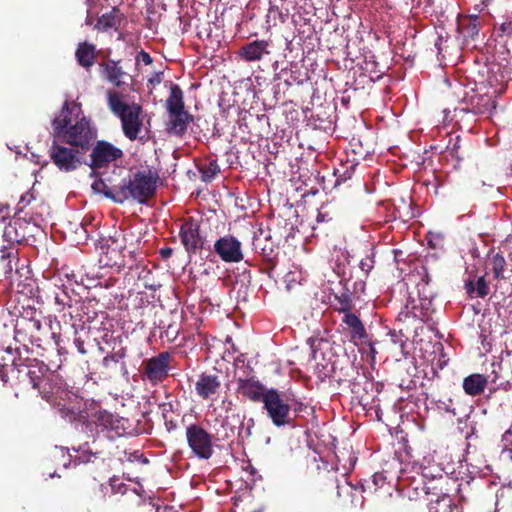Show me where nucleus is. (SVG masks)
Here are the masks:
<instances>
[{
  "label": "nucleus",
  "mask_w": 512,
  "mask_h": 512,
  "mask_svg": "<svg viewBox=\"0 0 512 512\" xmlns=\"http://www.w3.org/2000/svg\"><path fill=\"white\" fill-rule=\"evenodd\" d=\"M359 267L360 269L366 274L368 275L369 272L373 269L374 267V256L373 255H370V256H366L365 258H363L361 261H360V264H359Z\"/></svg>",
  "instance_id": "58836bf2"
},
{
  "label": "nucleus",
  "mask_w": 512,
  "mask_h": 512,
  "mask_svg": "<svg viewBox=\"0 0 512 512\" xmlns=\"http://www.w3.org/2000/svg\"><path fill=\"white\" fill-rule=\"evenodd\" d=\"M179 237L188 255H195L204 248L206 239L200 233V223L193 217L184 219L180 226Z\"/></svg>",
  "instance_id": "1a4fd4ad"
},
{
  "label": "nucleus",
  "mask_w": 512,
  "mask_h": 512,
  "mask_svg": "<svg viewBox=\"0 0 512 512\" xmlns=\"http://www.w3.org/2000/svg\"><path fill=\"white\" fill-rule=\"evenodd\" d=\"M480 21L476 14L461 17L458 20V30L465 39H475L479 33Z\"/></svg>",
  "instance_id": "5701e85b"
},
{
  "label": "nucleus",
  "mask_w": 512,
  "mask_h": 512,
  "mask_svg": "<svg viewBox=\"0 0 512 512\" xmlns=\"http://www.w3.org/2000/svg\"><path fill=\"white\" fill-rule=\"evenodd\" d=\"M193 121V116L188 111H180L179 114H170V119L167 123L166 131L169 134L176 136H183L190 122Z\"/></svg>",
  "instance_id": "6ab92c4d"
},
{
  "label": "nucleus",
  "mask_w": 512,
  "mask_h": 512,
  "mask_svg": "<svg viewBox=\"0 0 512 512\" xmlns=\"http://www.w3.org/2000/svg\"><path fill=\"white\" fill-rule=\"evenodd\" d=\"M13 367L12 366H8V365H0V379L1 381L6 384L8 383V380H9V371L11 372V368Z\"/></svg>",
  "instance_id": "79ce46f5"
},
{
  "label": "nucleus",
  "mask_w": 512,
  "mask_h": 512,
  "mask_svg": "<svg viewBox=\"0 0 512 512\" xmlns=\"http://www.w3.org/2000/svg\"><path fill=\"white\" fill-rule=\"evenodd\" d=\"M171 354L161 352L143 361V376L151 384L156 385L166 379L170 370Z\"/></svg>",
  "instance_id": "9d476101"
},
{
  "label": "nucleus",
  "mask_w": 512,
  "mask_h": 512,
  "mask_svg": "<svg viewBox=\"0 0 512 512\" xmlns=\"http://www.w3.org/2000/svg\"><path fill=\"white\" fill-rule=\"evenodd\" d=\"M64 144L54 138L48 149V154L52 163L60 171L71 172L82 165L81 154L83 152L79 148L67 147Z\"/></svg>",
  "instance_id": "0eeeda50"
},
{
  "label": "nucleus",
  "mask_w": 512,
  "mask_h": 512,
  "mask_svg": "<svg viewBox=\"0 0 512 512\" xmlns=\"http://www.w3.org/2000/svg\"><path fill=\"white\" fill-rule=\"evenodd\" d=\"M495 108V101L487 95L478 97L477 103L473 105L476 114H490Z\"/></svg>",
  "instance_id": "7c9ffc66"
},
{
  "label": "nucleus",
  "mask_w": 512,
  "mask_h": 512,
  "mask_svg": "<svg viewBox=\"0 0 512 512\" xmlns=\"http://www.w3.org/2000/svg\"><path fill=\"white\" fill-rule=\"evenodd\" d=\"M105 258L104 265L106 266L121 265V261H119L122 258L121 252L115 248L108 247L105 252Z\"/></svg>",
  "instance_id": "c9c22d12"
},
{
  "label": "nucleus",
  "mask_w": 512,
  "mask_h": 512,
  "mask_svg": "<svg viewBox=\"0 0 512 512\" xmlns=\"http://www.w3.org/2000/svg\"><path fill=\"white\" fill-rule=\"evenodd\" d=\"M74 344H75V346H76V348H77L79 353H81V354H86L87 353V351H86V349L84 347V341L81 338H79V337L75 338Z\"/></svg>",
  "instance_id": "a18cd8bd"
},
{
  "label": "nucleus",
  "mask_w": 512,
  "mask_h": 512,
  "mask_svg": "<svg viewBox=\"0 0 512 512\" xmlns=\"http://www.w3.org/2000/svg\"><path fill=\"white\" fill-rule=\"evenodd\" d=\"M127 356V349L121 347L120 349L107 354L102 360V366L106 370L115 369L116 365L120 363L121 370L127 372L126 363L123 361Z\"/></svg>",
  "instance_id": "393cba45"
},
{
  "label": "nucleus",
  "mask_w": 512,
  "mask_h": 512,
  "mask_svg": "<svg viewBox=\"0 0 512 512\" xmlns=\"http://www.w3.org/2000/svg\"><path fill=\"white\" fill-rule=\"evenodd\" d=\"M100 68L102 69L103 77L115 87H121L124 84L122 78L126 75V73L120 65V61L109 59L105 62H102L100 64Z\"/></svg>",
  "instance_id": "a211bd4d"
},
{
  "label": "nucleus",
  "mask_w": 512,
  "mask_h": 512,
  "mask_svg": "<svg viewBox=\"0 0 512 512\" xmlns=\"http://www.w3.org/2000/svg\"><path fill=\"white\" fill-rule=\"evenodd\" d=\"M53 138L82 152L88 151L97 138V129L86 117L81 105L65 101L59 114L52 120Z\"/></svg>",
  "instance_id": "f257e3e1"
},
{
  "label": "nucleus",
  "mask_w": 512,
  "mask_h": 512,
  "mask_svg": "<svg viewBox=\"0 0 512 512\" xmlns=\"http://www.w3.org/2000/svg\"><path fill=\"white\" fill-rule=\"evenodd\" d=\"M427 240L429 247L433 249H444V235L441 233H432L429 232L427 234Z\"/></svg>",
  "instance_id": "e433bc0d"
},
{
  "label": "nucleus",
  "mask_w": 512,
  "mask_h": 512,
  "mask_svg": "<svg viewBox=\"0 0 512 512\" xmlns=\"http://www.w3.org/2000/svg\"><path fill=\"white\" fill-rule=\"evenodd\" d=\"M254 424H255V422H254V419H253V418L248 419V421H247V427H246V430H245V436H246V437L251 436V434H252V428L254 427Z\"/></svg>",
  "instance_id": "8fccbe9b"
},
{
  "label": "nucleus",
  "mask_w": 512,
  "mask_h": 512,
  "mask_svg": "<svg viewBox=\"0 0 512 512\" xmlns=\"http://www.w3.org/2000/svg\"><path fill=\"white\" fill-rule=\"evenodd\" d=\"M165 106L169 114H179L180 111H185L183 91L178 84L171 83L170 95L166 99Z\"/></svg>",
  "instance_id": "4be33fe9"
},
{
  "label": "nucleus",
  "mask_w": 512,
  "mask_h": 512,
  "mask_svg": "<svg viewBox=\"0 0 512 512\" xmlns=\"http://www.w3.org/2000/svg\"><path fill=\"white\" fill-rule=\"evenodd\" d=\"M162 417L166 430L171 433L179 429L178 421L175 418H167V413H173V404L163 403L161 406Z\"/></svg>",
  "instance_id": "2f4dec72"
},
{
  "label": "nucleus",
  "mask_w": 512,
  "mask_h": 512,
  "mask_svg": "<svg viewBox=\"0 0 512 512\" xmlns=\"http://www.w3.org/2000/svg\"><path fill=\"white\" fill-rule=\"evenodd\" d=\"M123 155V151L120 148L110 142L101 140L92 148L89 166L93 170L104 168L111 162L121 159Z\"/></svg>",
  "instance_id": "9b49d317"
},
{
  "label": "nucleus",
  "mask_w": 512,
  "mask_h": 512,
  "mask_svg": "<svg viewBox=\"0 0 512 512\" xmlns=\"http://www.w3.org/2000/svg\"><path fill=\"white\" fill-rule=\"evenodd\" d=\"M28 323L31 326V328H33L34 330H37V331H39L42 327V324H41L40 320H38V319L30 318L28 320Z\"/></svg>",
  "instance_id": "09e8293b"
},
{
  "label": "nucleus",
  "mask_w": 512,
  "mask_h": 512,
  "mask_svg": "<svg viewBox=\"0 0 512 512\" xmlns=\"http://www.w3.org/2000/svg\"><path fill=\"white\" fill-rule=\"evenodd\" d=\"M158 180L159 175L156 170H139L128 180L123 179L117 192L111 193L113 202L123 204L132 199L139 204H146L155 195Z\"/></svg>",
  "instance_id": "f03ea898"
},
{
  "label": "nucleus",
  "mask_w": 512,
  "mask_h": 512,
  "mask_svg": "<svg viewBox=\"0 0 512 512\" xmlns=\"http://www.w3.org/2000/svg\"><path fill=\"white\" fill-rule=\"evenodd\" d=\"M500 29L505 34L512 33V21H507L501 24Z\"/></svg>",
  "instance_id": "49530a36"
},
{
  "label": "nucleus",
  "mask_w": 512,
  "mask_h": 512,
  "mask_svg": "<svg viewBox=\"0 0 512 512\" xmlns=\"http://www.w3.org/2000/svg\"><path fill=\"white\" fill-rule=\"evenodd\" d=\"M270 41L254 40L245 44L239 50V56L246 62L260 61L265 55L270 54Z\"/></svg>",
  "instance_id": "2eb2a0df"
},
{
  "label": "nucleus",
  "mask_w": 512,
  "mask_h": 512,
  "mask_svg": "<svg viewBox=\"0 0 512 512\" xmlns=\"http://www.w3.org/2000/svg\"><path fill=\"white\" fill-rule=\"evenodd\" d=\"M222 382L218 375L202 373L195 382L196 394L202 400H214L220 393Z\"/></svg>",
  "instance_id": "4468645a"
},
{
  "label": "nucleus",
  "mask_w": 512,
  "mask_h": 512,
  "mask_svg": "<svg viewBox=\"0 0 512 512\" xmlns=\"http://www.w3.org/2000/svg\"><path fill=\"white\" fill-rule=\"evenodd\" d=\"M32 200H34V195L32 193L27 192L24 195H22L20 201L17 204V211H22L31 203Z\"/></svg>",
  "instance_id": "a19ab883"
},
{
  "label": "nucleus",
  "mask_w": 512,
  "mask_h": 512,
  "mask_svg": "<svg viewBox=\"0 0 512 512\" xmlns=\"http://www.w3.org/2000/svg\"><path fill=\"white\" fill-rule=\"evenodd\" d=\"M75 57L81 67L86 69L91 68L96 58L95 45L88 42L79 43L75 51Z\"/></svg>",
  "instance_id": "412c9836"
},
{
  "label": "nucleus",
  "mask_w": 512,
  "mask_h": 512,
  "mask_svg": "<svg viewBox=\"0 0 512 512\" xmlns=\"http://www.w3.org/2000/svg\"><path fill=\"white\" fill-rule=\"evenodd\" d=\"M466 292L471 295L472 293H476V285L472 280H469L465 283Z\"/></svg>",
  "instance_id": "de8ad7c7"
},
{
  "label": "nucleus",
  "mask_w": 512,
  "mask_h": 512,
  "mask_svg": "<svg viewBox=\"0 0 512 512\" xmlns=\"http://www.w3.org/2000/svg\"><path fill=\"white\" fill-rule=\"evenodd\" d=\"M11 373L17 374L19 383L28 382L31 384L32 388L37 389L42 398L46 401L50 402L52 400L54 391L51 387L46 389V386H51L54 373L49 372V368L43 362L34 360V362L30 364L17 365L13 363Z\"/></svg>",
  "instance_id": "20e7f679"
},
{
  "label": "nucleus",
  "mask_w": 512,
  "mask_h": 512,
  "mask_svg": "<svg viewBox=\"0 0 512 512\" xmlns=\"http://www.w3.org/2000/svg\"><path fill=\"white\" fill-rule=\"evenodd\" d=\"M120 188V183L117 185H108L106 180L104 179H98L93 182L92 189L98 193H102L106 198L113 201V198L111 197V193L117 192V190Z\"/></svg>",
  "instance_id": "473e14b6"
},
{
  "label": "nucleus",
  "mask_w": 512,
  "mask_h": 512,
  "mask_svg": "<svg viewBox=\"0 0 512 512\" xmlns=\"http://www.w3.org/2000/svg\"><path fill=\"white\" fill-rule=\"evenodd\" d=\"M269 14L274 18H278L281 23H284L288 18V13L282 12L278 6H271L269 8Z\"/></svg>",
  "instance_id": "ea45409f"
},
{
  "label": "nucleus",
  "mask_w": 512,
  "mask_h": 512,
  "mask_svg": "<svg viewBox=\"0 0 512 512\" xmlns=\"http://www.w3.org/2000/svg\"><path fill=\"white\" fill-rule=\"evenodd\" d=\"M488 384L487 377L483 374L473 373L463 379L464 392L472 397L481 395Z\"/></svg>",
  "instance_id": "aec40b11"
},
{
  "label": "nucleus",
  "mask_w": 512,
  "mask_h": 512,
  "mask_svg": "<svg viewBox=\"0 0 512 512\" xmlns=\"http://www.w3.org/2000/svg\"><path fill=\"white\" fill-rule=\"evenodd\" d=\"M262 403L263 408L275 426L282 427L291 423V407L277 389H268Z\"/></svg>",
  "instance_id": "6e6552de"
},
{
  "label": "nucleus",
  "mask_w": 512,
  "mask_h": 512,
  "mask_svg": "<svg viewBox=\"0 0 512 512\" xmlns=\"http://www.w3.org/2000/svg\"><path fill=\"white\" fill-rule=\"evenodd\" d=\"M490 265L496 280L505 279L504 271L507 264L504 256L501 253H496L491 257Z\"/></svg>",
  "instance_id": "cd10ccee"
},
{
  "label": "nucleus",
  "mask_w": 512,
  "mask_h": 512,
  "mask_svg": "<svg viewBox=\"0 0 512 512\" xmlns=\"http://www.w3.org/2000/svg\"><path fill=\"white\" fill-rule=\"evenodd\" d=\"M159 254L162 259L166 260L173 254V249L170 247H164L159 250Z\"/></svg>",
  "instance_id": "c03bdc74"
},
{
  "label": "nucleus",
  "mask_w": 512,
  "mask_h": 512,
  "mask_svg": "<svg viewBox=\"0 0 512 512\" xmlns=\"http://www.w3.org/2000/svg\"><path fill=\"white\" fill-rule=\"evenodd\" d=\"M137 60H141L145 65H150L152 63V57L149 53L141 50L137 55Z\"/></svg>",
  "instance_id": "37998d69"
},
{
  "label": "nucleus",
  "mask_w": 512,
  "mask_h": 512,
  "mask_svg": "<svg viewBox=\"0 0 512 512\" xmlns=\"http://www.w3.org/2000/svg\"><path fill=\"white\" fill-rule=\"evenodd\" d=\"M78 452H79V455H78V460L79 462L81 463H89V462H94L96 459H102L101 457V452H93L87 443H85L84 445L80 446L79 449H78Z\"/></svg>",
  "instance_id": "72a5a7b5"
},
{
  "label": "nucleus",
  "mask_w": 512,
  "mask_h": 512,
  "mask_svg": "<svg viewBox=\"0 0 512 512\" xmlns=\"http://www.w3.org/2000/svg\"><path fill=\"white\" fill-rule=\"evenodd\" d=\"M167 418H173L172 413H167Z\"/></svg>",
  "instance_id": "4d7b16f0"
},
{
  "label": "nucleus",
  "mask_w": 512,
  "mask_h": 512,
  "mask_svg": "<svg viewBox=\"0 0 512 512\" xmlns=\"http://www.w3.org/2000/svg\"><path fill=\"white\" fill-rule=\"evenodd\" d=\"M16 327H18V324L16 325ZM15 332H16V333H19L18 328H15Z\"/></svg>",
  "instance_id": "13d9d810"
},
{
  "label": "nucleus",
  "mask_w": 512,
  "mask_h": 512,
  "mask_svg": "<svg viewBox=\"0 0 512 512\" xmlns=\"http://www.w3.org/2000/svg\"><path fill=\"white\" fill-rule=\"evenodd\" d=\"M149 82H150L151 84H159V83L161 82V76H160V74H156V75L154 76V78H151V79L149 80Z\"/></svg>",
  "instance_id": "603ef678"
},
{
  "label": "nucleus",
  "mask_w": 512,
  "mask_h": 512,
  "mask_svg": "<svg viewBox=\"0 0 512 512\" xmlns=\"http://www.w3.org/2000/svg\"><path fill=\"white\" fill-rule=\"evenodd\" d=\"M186 441L194 456L201 460H208L214 454V435L208 432L201 424L191 423L186 426Z\"/></svg>",
  "instance_id": "39448f33"
},
{
  "label": "nucleus",
  "mask_w": 512,
  "mask_h": 512,
  "mask_svg": "<svg viewBox=\"0 0 512 512\" xmlns=\"http://www.w3.org/2000/svg\"><path fill=\"white\" fill-rule=\"evenodd\" d=\"M342 322L350 331V339L354 343L363 342L368 338L365 326L360 318L351 311L343 312Z\"/></svg>",
  "instance_id": "dca6fc26"
},
{
  "label": "nucleus",
  "mask_w": 512,
  "mask_h": 512,
  "mask_svg": "<svg viewBox=\"0 0 512 512\" xmlns=\"http://www.w3.org/2000/svg\"><path fill=\"white\" fill-rule=\"evenodd\" d=\"M118 12L117 8H113L110 12L103 14L97 21L96 28L102 30H108L111 28H115L118 24V19L116 13Z\"/></svg>",
  "instance_id": "c756f323"
},
{
  "label": "nucleus",
  "mask_w": 512,
  "mask_h": 512,
  "mask_svg": "<svg viewBox=\"0 0 512 512\" xmlns=\"http://www.w3.org/2000/svg\"><path fill=\"white\" fill-rule=\"evenodd\" d=\"M339 284L341 285L340 290L333 294L337 302L334 309L339 313L351 311L353 309L352 292L342 281Z\"/></svg>",
  "instance_id": "b1692460"
},
{
  "label": "nucleus",
  "mask_w": 512,
  "mask_h": 512,
  "mask_svg": "<svg viewBox=\"0 0 512 512\" xmlns=\"http://www.w3.org/2000/svg\"><path fill=\"white\" fill-rule=\"evenodd\" d=\"M93 422L101 431H114L117 435H121L123 426L121 420L108 411H98L93 415Z\"/></svg>",
  "instance_id": "f3484780"
},
{
  "label": "nucleus",
  "mask_w": 512,
  "mask_h": 512,
  "mask_svg": "<svg viewBox=\"0 0 512 512\" xmlns=\"http://www.w3.org/2000/svg\"><path fill=\"white\" fill-rule=\"evenodd\" d=\"M107 105L111 112L121 121V127L124 136L130 141H135L139 137L143 126L141 118L143 109L138 103L128 104L123 101V95L115 90L107 91Z\"/></svg>",
  "instance_id": "7ed1b4c3"
},
{
  "label": "nucleus",
  "mask_w": 512,
  "mask_h": 512,
  "mask_svg": "<svg viewBox=\"0 0 512 512\" xmlns=\"http://www.w3.org/2000/svg\"><path fill=\"white\" fill-rule=\"evenodd\" d=\"M342 180L344 181V180H346V178L337 177L335 186L339 185Z\"/></svg>",
  "instance_id": "5fc2aeb1"
},
{
  "label": "nucleus",
  "mask_w": 512,
  "mask_h": 512,
  "mask_svg": "<svg viewBox=\"0 0 512 512\" xmlns=\"http://www.w3.org/2000/svg\"><path fill=\"white\" fill-rule=\"evenodd\" d=\"M476 294L478 297L484 298L489 294V286L485 278L479 277L476 283Z\"/></svg>",
  "instance_id": "4c0bfd02"
},
{
  "label": "nucleus",
  "mask_w": 512,
  "mask_h": 512,
  "mask_svg": "<svg viewBox=\"0 0 512 512\" xmlns=\"http://www.w3.org/2000/svg\"><path fill=\"white\" fill-rule=\"evenodd\" d=\"M236 391L243 398L251 402H263L268 389L255 377H238L236 379Z\"/></svg>",
  "instance_id": "ddd939ff"
},
{
  "label": "nucleus",
  "mask_w": 512,
  "mask_h": 512,
  "mask_svg": "<svg viewBox=\"0 0 512 512\" xmlns=\"http://www.w3.org/2000/svg\"><path fill=\"white\" fill-rule=\"evenodd\" d=\"M18 227L22 228V222L15 221L14 223H9L4 229L3 236L7 241L11 243H21L25 239V235L18 233Z\"/></svg>",
  "instance_id": "c85d7f7f"
},
{
  "label": "nucleus",
  "mask_w": 512,
  "mask_h": 512,
  "mask_svg": "<svg viewBox=\"0 0 512 512\" xmlns=\"http://www.w3.org/2000/svg\"><path fill=\"white\" fill-rule=\"evenodd\" d=\"M55 302H56V304L61 305L62 307H64V306H65L64 299H63V298H61L59 295H57V296L55 297Z\"/></svg>",
  "instance_id": "864d4df0"
},
{
  "label": "nucleus",
  "mask_w": 512,
  "mask_h": 512,
  "mask_svg": "<svg viewBox=\"0 0 512 512\" xmlns=\"http://www.w3.org/2000/svg\"><path fill=\"white\" fill-rule=\"evenodd\" d=\"M221 428L223 430L222 433L220 431H218V433H217V435L220 436L221 440H225V439L234 437L236 426L230 422L229 417H226L222 421Z\"/></svg>",
  "instance_id": "f704fd0d"
},
{
  "label": "nucleus",
  "mask_w": 512,
  "mask_h": 512,
  "mask_svg": "<svg viewBox=\"0 0 512 512\" xmlns=\"http://www.w3.org/2000/svg\"><path fill=\"white\" fill-rule=\"evenodd\" d=\"M203 182H211L220 172V167L216 160L209 159L198 166Z\"/></svg>",
  "instance_id": "a878e982"
},
{
  "label": "nucleus",
  "mask_w": 512,
  "mask_h": 512,
  "mask_svg": "<svg viewBox=\"0 0 512 512\" xmlns=\"http://www.w3.org/2000/svg\"><path fill=\"white\" fill-rule=\"evenodd\" d=\"M448 485V478L440 475L425 483L424 490L428 500L429 512H451L453 502L448 495L445 486Z\"/></svg>",
  "instance_id": "423d86ee"
},
{
  "label": "nucleus",
  "mask_w": 512,
  "mask_h": 512,
  "mask_svg": "<svg viewBox=\"0 0 512 512\" xmlns=\"http://www.w3.org/2000/svg\"><path fill=\"white\" fill-rule=\"evenodd\" d=\"M386 484V477L383 473H375L369 479H365L361 483L362 491L369 493H375L378 489L382 488Z\"/></svg>",
  "instance_id": "bb28decb"
},
{
  "label": "nucleus",
  "mask_w": 512,
  "mask_h": 512,
  "mask_svg": "<svg viewBox=\"0 0 512 512\" xmlns=\"http://www.w3.org/2000/svg\"><path fill=\"white\" fill-rule=\"evenodd\" d=\"M57 378H58V376L54 374V377L51 380V386H49V385L46 386V389H49V387H51L53 389V391H54L53 397H55V395L58 393V391L60 389V387H58L56 384H53V382L55 380H57ZM53 400H54V398H52L51 401H53Z\"/></svg>",
  "instance_id": "3c124183"
},
{
  "label": "nucleus",
  "mask_w": 512,
  "mask_h": 512,
  "mask_svg": "<svg viewBox=\"0 0 512 512\" xmlns=\"http://www.w3.org/2000/svg\"><path fill=\"white\" fill-rule=\"evenodd\" d=\"M214 252L226 263H238L244 258L241 242L232 235L220 237L214 243Z\"/></svg>",
  "instance_id": "f8f14e48"
},
{
  "label": "nucleus",
  "mask_w": 512,
  "mask_h": 512,
  "mask_svg": "<svg viewBox=\"0 0 512 512\" xmlns=\"http://www.w3.org/2000/svg\"><path fill=\"white\" fill-rule=\"evenodd\" d=\"M423 280L428 284L429 281H430V277L428 275H425V277L423 278Z\"/></svg>",
  "instance_id": "6e6d98bb"
}]
</instances>
